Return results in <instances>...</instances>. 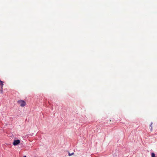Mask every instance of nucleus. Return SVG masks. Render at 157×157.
<instances>
[{"label": "nucleus", "instance_id": "7", "mask_svg": "<svg viewBox=\"0 0 157 157\" xmlns=\"http://www.w3.org/2000/svg\"><path fill=\"white\" fill-rule=\"evenodd\" d=\"M151 131H152V126H151Z\"/></svg>", "mask_w": 157, "mask_h": 157}, {"label": "nucleus", "instance_id": "8", "mask_svg": "<svg viewBox=\"0 0 157 157\" xmlns=\"http://www.w3.org/2000/svg\"><path fill=\"white\" fill-rule=\"evenodd\" d=\"M23 157H26V156L25 155V156H23Z\"/></svg>", "mask_w": 157, "mask_h": 157}, {"label": "nucleus", "instance_id": "2", "mask_svg": "<svg viewBox=\"0 0 157 157\" xmlns=\"http://www.w3.org/2000/svg\"><path fill=\"white\" fill-rule=\"evenodd\" d=\"M20 140H14V142L13 143V144L14 146H16L18 144H19L20 143Z\"/></svg>", "mask_w": 157, "mask_h": 157}, {"label": "nucleus", "instance_id": "3", "mask_svg": "<svg viewBox=\"0 0 157 157\" xmlns=\"http://www.w3.org/2000/svg\"><path fill=\"white\" fill-rule=\"evenodd\" d=\"M3 82H4L3 81H2L0 79V85H1V90L2 91L3 86L4 85Z\"/></svg>", "mask_w": 157, "mask_h": 157}, {"label": "nucleus", "instance_id": "6", "mask_svg": "<svg viewBox=\"0 0 157 157\" xmlns=\"http://www.w3.org/2000/svg\"><path fill=\"white\" fill-rule=\"evenodd\" d=\"M152 123H151V124L150 125V127H151V126H152Z\"/></svg>", "mask_w": 157, "mask_h": 157}, {"label": "nucleus", "instance_id": "1", "mask_svg": "<svg viewBox=\"0 0 157 157\" xmlns=\"http://www.w3.org/2000/svg\"><path fill=\"white\" fill-rule=\"evenodd\" d=\"M17 103L20 105L21 107H24L26 105L25 102L23 100H19L17 101Z\"/></svg>", "mask_w": 157, "mask_h": 157}, {"label": "nucleus", "instance_id": "5", "mask_svg": "<svg viewBox=\"0 0 157 157\" xmlns=\"http://www.w3.org/2000/svg\"><path fill=\"white\" fill-rule=\"evenodd\" d=\"M151 155L152 157H155V154L154 153H152Z\"/></svg>", "mask_w": 157, "mask_h": 157}, {"label": "nucleus", "instance_id": "4", "mask_svg": "<svg viewBox=\"0 0 157 157\" xmlns=\"http://www.w3.org/2000/svg\"><path fill=\"white\" fill-rule=\"evenodd\" d=\"M74 154V153H70L69 152L68 155L69 156H71L72 155H73Z\"/></svg>", "mask_w": 157, "mask_h": 157}]
</instances>
